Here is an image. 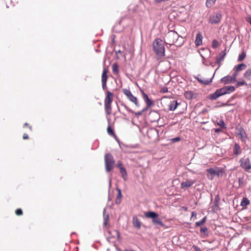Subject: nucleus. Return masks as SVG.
Wrapping results in <instances>:
<instances>
[{"instance_id": "f704fd0d", "label": "nucleus", "mask_w": 251, "mask_h": 251, "mask_svg": "<svg viewBox=\"0 0 251 251\" xmlns=\"http://www.w3.org/2000/svg\"><path fill=\"white\" fill-rule=\"evenodd\" d=\"M206 220V217H204L201 221L197 222L196 223V226H199L203 225Z\"/></svg>"}, {"instance_id": "37998d69", "label": "nucleus", "mask_w": 251, "mask_h": 251, "mask_svg": "<svg viewBox=\"0 0 251 251\" xmlns=\"http://www.w3.org/2000/svg\"><path fill=\"white\" fill-rule=\"evenodd\" d=\"M193 248L194 249L195 251H201V249L196 245H193Z\"/></svg>"}, {"instance_id": "473e14b6", "label": "nucleus", "mask_w": 251, "mask_h": 251, "mask_svg": "<svg viewBox=\"0 0 251 251\" xmlns=\"http://www.w3.org/2000/svg\"><path fill=\"white\" fill-rule=\"evenodd\" d=\"M216 1V0H206L205 3L206 7H211L215 3Z\"/></svg>"}, {"instance_id": "aec40b11", "label": "nucleus", "mask_w": 251, "mask_h": 251, "mask_svg": "<svg viewBox=\"0 0 251 251\" xmlns=\"http://www.w3.org/2000/svg\"><path fill=\"white\" fill-rule=\"evenodd\" d=\"M242 152V150L240 146L238 143H235L233 148V154L236 156L240 154Z\"/></svg>"}, {"instance_id": "a19ab883", "label": "nucleus", "mask_w": 251, "mask_h": 251, "mask_svg": "<svg viewBox=\"0 0 251 251\" xmlns=\"http://www.w3.org/2000/svg\"><path fill=\"white\" fill-rule=\"evenodd\" d=\"M117 167L121 170V168H124L123 166V164L121 161H118L117 164Z\"/></svg>"}, {"instance_id": "20e7f679", "label": "nucleus", "mask_w": 251, "mask_h": 251, "mask_svg": "<svg viewBox=\"0 0 251 251\" xmlns=\"http://www.w3.org/2000/svg\"><path fill=\"white\" fill-rule=\"evenodd\" d=\"M144 215L146 218H151L152 222L154 225H159L162 227L164 226V224L159 218V215L156 213L150 211L145 213Z\"/></svg>"}, {"instance_id": "f257e3e1", "label": "nucleus", "mask_w": 251, "mask_h": 251, "mask_svg": "<svg viewBox=\"0 0 251 251\" xmlns=\"http://www.w3.org/2000/svg\"><path fill=\"white\" fill-rule=\"evenodd\" d=\"M164 40L167 44L181 46L183 43L182 37L173 30L169 31L165 35Z\"/></svg>"}, {"instance_id": "ddd939ff", "label": "nucleus", "mask_w": 251, "mask_h": 251, "mask_svg": "<svg viewBox=\"0 0 251 251\" xmlns=\"http://www.w3.org/2000/svg\"><path fill=\"white\" fill-rule=\"evenodd\" d=\"M221 89L222 91L223 95H224L234 92L235 88L233 86H226L221 88Z\"/></svg>"}, {"instance_id": "5701e85b", "label": "nucleus", "mask_w": 251, "mask_h": 251, "mask_svg": "<svg viewBox=\"0 0 251 251\" xmlns=\"http://www.w3.org/2000/svg\"><path fill=\"white\" fill-rule=\"evenodd\" d=\"M207 172L213 175H216L219 176L220 175V171L218 169H213L212 168H209L207 169Z\"/></svg>"}, {"instance_id": "2eb2a0df", "label": "nucleus", "mask_w": 251, "mask_h": 251, "mask_svg": "<svg viewBox=\"0 0 251 251\" xmlns=\"http://www.w3.org/2000/svg\"><path fill=\"white\" fill-rule=\"evenodd\" d=\"M143 98L147 104V108L151 107L152 105V101L151 100L148 96L143 91H141Z\"/></svg>"}, {"instance_id": "dca6fc26", "label": "nucleus", "mask_w": 251, "mask_h": 251, "mask_svg": "<svg viewBox=\"0 0 251 251\" xmlns=\"http://www.w3.org/2000/svg\"><path fill=\"white\" fill-rule=\"evenodd\" d=\"M149 116L151 118V121L153 122L158 121L160 118L159 113L155 111H151L149 114Z\"/></svg>"}, {"instance_id": "9d476101", "label": "nucleus", "mask_w": 251, "mask_h": 251, "mask_svg": "<svg viewBox=\"0 0 251 251\" xmlns=\"http://www.w3.org/2000/svg\"><path fill=\"white\" fill-rule=\"evenodd\" d=\"M236 133L242 141H246L247 139V135L245 131L242 127L237 128Z\"/></svg>"}, {"instance_id": "6e6552de", "label": "nucleus", "mask_w": 251, "mask_h": 251, "mask_svg": "<svg viewBox=\"0 0 251 251\" xmlns=\"http://www.w3.org/2000/svg\"><path fill=\"white\" fill-rule=\"evenodd\" d=\"M108 73V69L107 67H104L101 75V83L102 87L103 90H106L107 89L106 83L108 79L107 74Z\"/></svg>"}, {"instance_id": "1a4fd4ad", "label": "nucleus", "mask_w": 251, "mask_h": 251, "mask_svg": "<svg viewBox=\"0 0 251 251\" xmlns=\"http://www.w3.org/2000/svg\"><path fill=\"white\" fill-rule=\"evenodd\" d=\"M221 18L222 15L220 12L215 13L210 17L209 22L211 24H219L221 22Z\"/></svg>"}, {"instance_id": "72a5a7b5", "label": "nucleus", "mask_w": 251, "mask_h": 251, "mask_svg": "<svg viewBox=\"0 0 251 251\" xmlns=\"http://www.w3.org/2000/svg\"><path fill=\"white\" fill-rule=\"evenodd\" d=\"M243 85H245V86L247 85V83L244 79H241L239 81H236V87H238L241 86H243Z\"/></svg>"}, {"instance_id": "ea45409f", "label": "nucleus", "mask_w": 251, "mask_h": 251, "mask_svg": "<svg viewBox=\"0 0 251 251\" xmlns=\"http://www.w3.org/2000/svg\"><path fill=\"white\" fill-rule=\"evenodd\" d=\"M201 232L206 234L207 232L208 229L206 227H203L201 228Z\"/></svg>"}, {"instance_id": "c85d7f7f", "label": "nucleus", "mask_w": 251, "mask_h": 251, "mask_svg": "<svg viewBox=\"0 0 251 251\" xmlns=\"http://www.w3.org/2000/svg\"><path fill=\"white\" fill-rule=\"evenodd\" d=\"M117 190L118 192V195L116 198V203L117 204H119L121 202V199L122 198V193H121V190L119 188H117Z\"/></svg>"}, {"instance_id": "4be33fe9", "label": "nucleus", "mask_w": 251, "mask_h": 251, "mask_svg": "<svg viewBox=\"0 0 251 251\" xmlns=\"http://www.w3.org/2000/svg\"><path fill=\"white\" fill-rule=\"evenodd\" d=\"M226 55V50L221 52L219 55V56L216 59V62L217 63H220L225 58Z\"/></svg>"}, {"instance_id": "f3484780", "label": "nucleus", "mask_w": 251, "mask_h": 251, "mask_svg": "<svg viewBox=\"0 0 251 251\" xmlns=\"http://www.w3.org/2000/svg\"><path fill=\"white\" fill-rule=\"evenodd\" d=\"M221 81L224 84H228L235 82L234 80L230 75H227L221 78Z\"/></svg>"}, {"instance_id": "c756f323", "label": "nucleus", "mask_w": 251, "mask_h": 251, "mask_svg": "<svg viewBox=\"0 0 251 251\" xmlns=\"http://www.w3.org/2000/svg\"><path fill=\"white\" fill-rule=\"evenodd\" d=\"M246 57V53L244 50H243L241 53H240L238 58V61L241 62L243 61Z\"/></svg>"}, {"instance_id": "412c9836", "label": "nucleus", "mask_w": 251, "mask_h": 251, "mask_svg": "<svg viewBox=\"0 0 251 251\" xmlns=\"http://www.w3.org/2000/svg\"><path fill=\"white\" fill-rule=\"evenodd\" d=\"M247 66L244 63H241L234 66L233 70L234 71L240 72L246 69Z\"/></svg>"}, {"instance_id": "0eeeda50", "label": "nucleus", "mask_w": 251, "mask_h": 251, "mask_svg": "<svg viewBox=\"0 0 251 251\" xmlns=\"http://www.w3.org/2000/svg\"><path fill=\"white\" fill-rule=\"evenodd\" d=\"M240 167L246 172L251 170V162L249 157H243L239 160Z\"/></svg>"}, {"instance_id": "4c0bfd02", "label": "nucleus", "mask_w": 251, "mask_h": 251, "mask_svg": "<svg viewBox=\"0 0 251 251\" xmlns=\"http://www.w3.org/2000/svg\"><path fill=\"white\" fill-rule=\"evenodd\" d=\"M217 125L222 128L226 127V125L223 120L220 121L218 123H217Z\"/></svg>"}, {"instance_id": "49530a36", "label": "nucleus", "mask_w": 251, "mask_h": 251, "mask_svg": "<svg viewBox=\"0 0 251 251\" xmlns=\"http://www.w3.org/2000/svg\"><path fill=\"white\" fill-rule=\"evenodd\" d=\"M180 138L179 137H177V138H175L174 140L176 141H178L180 140Z\"/></svg>"}, {"instance_id": "a18cd8bd", "label": "nucleus", "mask_w": 251, "mask_h": 251, "mask_svg": "<svg viewBox=\"0 0 251 251\" xmlns=\"http://www.w3.org/2000/svg\"><path fill=\"white\" fill-rule=\"evenodd\" d=\"M196 216H197V213L195 211H193L192 212V217H195V218H196Z\"/></svg>"}, {"instance_id": "bb28decb", "label": "nucleus", "mask_w": 251, "mask_h": 251, "mask_svg": "<svg viewBox=\"0 0 251 251\" xmlns=\"http://www.w3.org/2000/svg\"><path fill=\"white\" fill-rule=\"evenodd\" d=\"M120 170V173L122 177L125 180L127 179V173L125 168H121Z\"/></svg>"}, {"instance_id": "c03bdc74", "label": "nucleus", "mask_w": 251, "mask_h": 251, "mask_svg": "<svg viewBox=\"0 0 251 251\" xmlns=\"http://www.w3.org/2000/svg\"><path fill=\"white\" fill-rule=\"evenodd\" d=\"M23 139H25V140L28 139H29V137H28V135L26 133L24 134V135H23Z\"/></svg>"}, {"instance_id": "9b49d317", "label": "nucleus", "mask_w": 251, "mask_h": 251, "mask_svg": "<svg viewBox=\"0 0 251 251\" xmlns=\"http://www.w3.org/2000/svg\"><path fill=\"white\" fill-rule=\"evenodd\" d=\"M121 105L123 106L128 112L133 114L135 116L137 117L139 116H140L142 114L143 112H144L146 109H143L141 111L139 112H134L132 110H131L130 108H129L126 104L124 103H121Z\"/></svg>"}, {"instance_id": "393cba45", "label": "nucleus", "mask_w": 251, "mask_h": 251, "mask_svg": "<svg viewBox=\"0 0 251 251\" xmlns=\"http://www.w3.org/2000/svg\"><path fill=\"white\" fill-rule=\"evenodd\" d=\"M244 77L247 80H251V68L247 69L244 73Z\"/></svg>"}, {"instance_id": "7c9ffc66", "label": "nucleus", "mask_w": 251, "mask_h": 251, "mask_svg": "<svg viewBox=\"0 0 251 251\" xmlns=\"http://www.w3.org/2000/svg\"><path fill=\"white\" fill-rule=\"evenodd\" d=\"M113 73L115 74H117L119 73V66L117 63H115L112 66Z\"/></svg>"}, {"instance_id": "6ab92c4d", "label": "nucleus", "mask_w": 251, "mask_h": 251, "mask_svg": "<svg viewBox=\"0 0 251 251\" xmlns=\"http://www.w3.org/2000/svg\"><path fill=\"white\" fill-rule=\"evenodd\" d=\"M202 36L200 32H199L196 36L195 41V45L197 47L200 46L202 44Z\"/></svg>"}, {"instance_id": "de8ad7c7", "label": "nucleus", "mask_w": 251, "mask_h": 251, "mask_svg": "<svg viewBox=\"0 0 251 251\" xmlns=\"http://www.w3.org/2000/svg\"><path fill=\"white\" fill-rule=\"evenodd\" d=\"M221 131V130L220 128L215 129V131L217 132H220Z\"/></svg>"}, {"instance_id": "f03ea898", "label": "nucleus", "mask_w": 251, "mask_h": 251, "mask_svg": "<svg viewBox=\"0 0 251 251\" xmlns=\"http://www.w3.org/2000/svg\"><path fill=\"white\" fill-rule=\"evenodd\" d=\"M106 91V96L104 100V109L105 113L107 115H109L112 112L111 103L113 100V94L108 91L107 89Z\"/></svg>"}, {"instance_id": "e433bc0d", "label": "nucleus", "mask_w": 251, "mask_h": 251, "mask_svg": "<svg viewBox=\"0 0 251 251\" xmlns=\"http://www.w3.org/2000/svg\"><path fill=\"white\" fill-rule=\"evenodd\" d=\"M23 210L21 208H18V209H16L15 211V214L17 216H21L23 215Z\"/></svg>"}, {"instance_id": "c9c22d12", "label": "nucleus", "mask_w": 251, "mask_h": 251, "mask_svg": "<svg viewBox=\"0 0 251 251\" xmlns=\"http://www.w3.org/2000/svg\"><path fill=\"white\" fill-rule=\"evenodd\" d=\"M219 45V42L215 39L213 40L212 42V47L213 49H215Z\"/></svg>"}, {"instance_id": "cd10ccee", "label": "nucleus", "mask_w": 251, "mask_h": 251, "mask_svg": "<svg viewBox=\"0 0 251 251\" xmlns=\"http://www.w3.org/2000/svg\"><path fill=\"white\" fill-rule=\"evenodd\" d=\"M194 93L192 91H186L184 93V96L186 99L191 100L193 98Z\"/></svg>"}, {"instance_id": "a878e982", "label": "nucleus", "mask_w": 251, "mask_h": 251, "mask_svg": "<svg viewBox=\"0 0 251 251\" xmlns=\"http://www.w3.org/2000/svg\"><path fill=\"white\" fill-rule=\"evenodd\" d=\"M107 131L108 134L109 135L112 136L114 137H116V135L114 132L113 129L112 128V127L110 125H109L108 126V127L107 128Z\"/></svg>"}, {"instance_id": "39448f33", "label": "nucleus", "mask_w": 251, "mask_h": 251, "mask_svg": "<svg viewBox=\"0 0 251 251\" xmlns=\"http://www.w3.org/2000/svg\"><path fill=\"white\" fill-rule=\"evenodd\" d=\"M104 162L106 172H110L114 168L115 160L113 156L110 153H107L104 156Z\"/></svg>"}, {"instance_id": "79ce46f5", "label": "nucleus", "mask_w": 251, "mask_h": 251, "mask_svg": "<svg viewBox=\"0 0 251 251\" xmlns=\"http://www.w3.org/2000/svg\"><path fill=\"white\" fill-rule=\"evenodd\" d=\"M28 127V128L30 130H32V126H30L27 123H25L24 126V127Z\"/></svg>"}, {"instance_id": "09e8293b", "label": "nucleus", "mask_w": 251, "mask_h": 251, "mask_svg": "<svg viewBox=\"0 0 251 251\" xmlns=\"http://www.w3.org/2000/svg\"><path fill=\"white\" fill-rule=\"evenodd\" d=\"M107 219L105 220V222H104V225H105V226H106V224H107Z\"/></svg>"}, {"instance_id": "7ed1b4c3", "label": "nucleus", "mask_w": 251, "mask_h": 251, "mask_svg": "<svg viewBox=\"0 0 251 251\" xmlns=\"http://www.w3.org/2000/svg\"><path fill=\"white\" fill-rule=\"evenodd\" d=\"M152 46L153 50L157 56L162 57L165 55V48L161 39H156L153 42Z\"/></svg>"}, {"instance_id": "4468645a", "label": "nucleus", "mask_w": 251, "mask_h": 251, "mask_svg": "<svg viewBox=\"0 0 251 251\" xmlns=\"http://www.w3.org/2000/svg\"><path fill=\"white\" fill-rule=\"evenodd\" d=\"M223 94L221 88L217 89L214 93L209 96V99L211 100H215L219 97L223 96Z\"/></svg>"}, {"instance_id": "b1692460", "label": "nucleus", "mask_w": 251, "mask_h": 251, "mask_svg": "<svg viewBox=\"0 0 251 251\" xmlns=\"http://www.w3.org/2000/svg\"><path fill=\"white\" fill-rule=\"evenodd\" d=\"M133 225L137 228L141 227V222L136 217H133Z\"/></svg>"}, {"instance_id": "2f4dec72", "label": "nucleus", "mask_w": 251, "mask_h": 251, "mask_svg": "<svg viewBox=\"0 0 251 251\" xmlns=\"http://www.w3.org/2000/svg\"><path fill=\"white\" fill-rule=\"evenodd\" d=\"M250 204V201L247 198H243L241 202V206L246 207Z\"/></svg>"}, {"instance_id": "58836bf2", "label": "nucleus", "mask_w": 251, "mask_h": 251, "mask_svg": "<svg viewBox=\"0 0 251 251\" xmlns=\"http://www.w3.org/2000/svg\"><path fill=\"white\" fill-rule=\"evenodd\" d=\"M238 72H239L234 71V73L231 76L232 77V78L235 81H236V78L238 75Z\"/></svg>"}, {"instance_id": "f8f14e48", "label": "nucleus", "mask_w": 251, "mask_h": 251, "mask_svg": "<svg viewBox=\"0 0 251 251\" xmlns=\"http://www.w3.org/2000/svg\"><path fill=\"white\" fill-rule=\"evenodd\" d=\"M196 182L195 180H187L181 183L180 187L181 189L188 188L190 187Z\"/></svg>"}, {"instance_id": "a211bd4d", "label": "nucleus", "mask_w": 251, "mask_h": 251, "mask_svg": "<svg viewBox=\"0 0 251 251\" xmlns=\"http://www.w3.org/2000/svg\"><path fill=\"white\" fill-rule=\"evenodd\" d=\"M178 105L176 100L170 101L168 104V109L171 111H174L176 109Z\"/></svg>"}, {"instance_id": "423d86ee", "label": "nucleus", "mask_w": 251, "mask_h": 251, "mask_svg": "<svg viewBox=\"0 0 251 251\" xmlns=\"http://www.w3.org/2000/svg\"><path fill=\"white\" fill-rule=\"evenodd\" d=\"M122 92L131 102L134 103L137 107L140 106V104L137 98L132 95L129 90L127 89H123Z\"/></svg>"}]
</instances>
